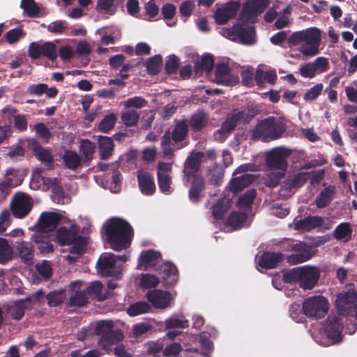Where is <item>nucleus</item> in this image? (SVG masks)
<instances>
[{"label":"nucleus","mask_w":357,"mask_h":357,"mask_svg":"<svg viewBox=\"0 0 357 357\" xmlns=\"http://www.w3.org/2000/svg\"><path fill=\"white\" fill-rule=\"evenodd\" d=\"M321 41V30L317 27H310L292 33L287 38L290 47L298 46L303 56L310 58L320 52Z\"/></svg>","instance_id":"f257e3e1"},{"label":"nucleus","mask_w":357,"mask_h":357,"mask_svg":"<svg viewBox=\"0 0 357 357\" xmlns=\"http://www.w3.org/2000/svg\"><path fill=\"white\" fill-rule=\"evenodd\" d=\"M104 236L113 250L120 251L130 245L132 230L125 220L113 218L104 225Z\"/></svg>","instance_id":"f03ea898"},{"label":"nucleus","mask_w":357,"mask_h":357,"mask_svg":"<svg viewBox=\"0 0 357 357\" xmlns=\"http://www.w3.org/2000/svg\"><path fill=\"white\" fill-rule=\"evenodd\" d=\"M289 155L288 151L282 147H276L266 152V162L270 173L266 185L271 187L276 186L284 175L287 168L286 158Z\"/></svg>","instance_id":"7ed1b4c3"},{"label":"nucleus","mask_w":357,"mask_h":357,"mask_svg":"<svg viewBox=\"0 0 357 357\" xmlns=\"http://www.w3.org/2000/svg\"><path fill=\"white\" fill-rule=\"evenodd\" d=\"M320 269L315 266H303L294 268L283 274V281L286 283H298L303 289H311L320 278Z\"/></svg>","instance_id":"20e7f679"},{"label":"nucleus","mask_w":357,"mask_h":357,"mask_svg":"<svg viewBox=\"0 0 357 357\" xmlns=\"http://www.w3.org/2000/svg\"><path fill=\"white\" fill-rule=\"evenodd\" d=\"M78 227L74 224L70 228L60 227L56 231V240L61 245L73 244L70 253L79 255L86 250L87 239L78 235Z\"/></svg>","instance_id":"39448f33"},{"label":"nucleus","mask_w":357,"mask_h":357,"mask_svg":"<svg viewBox=\"0 0 357 357\" xmlns=\"http://www.w3.org/2000/svg\"><path fill=\"white\" fill-rule=\"evenodd\" d=\"M42 185L43 189H51L53 195L52 200L58 204H66L68 202L69 198L65 196L61 185L60 182L56 178L45 177L43 175L42 171L40 169H34L30 186L33 190H37Z\"/></svg>","instance_id":"423d86ee"},{"label":"nucleus","mask_w":357,"mask_h":357,"mask_svg":"<svg viewBox=\"0 0 357 357\" xmlns=\"http://www.w3.org/2000/svg\"><path fill=\"white\" fill-rule=\"evenodd\" d=\"M285 128L282 121L274 117H268L258 123L252 130V138L268 142L279 138Z\"/></svg>","instance_id":"0eeeda50"},{"label":"nucleus","mask_w":357,"mask_h":357,"mask_svg":"<svg viewBox=\"0 0 357 357\" xmlns=\"http://www.w3.org/2000/svg\"><path fill=\"white\" fill-rule=\"evenodd\" d=\"M128 258L126 255L116 256L112 253L102 254L97 264L98 271L102 275L118 277L123 263Z\"/></svg>","instance_id":"6e6552de"},{"label":"nucleus","mask_w":357,"mask_h":357,"mask_svg":"<svg viewBox=\"0 0 357 357\" xmlns=\"http://www.w3.org/2000/svg\"><path fill=\"white\" fill-rule=\"evenodd\" d=\"M252 116L245 111H235L229 114L221 128L214 133V138L219 142L224 141L238 123L249 122Z\"/></svg>","instance_id":"1a4fd4ad"},{"label":"nucleus","mask_w":357,"mask_h":357,"mask_svg":"<svg viewBox=\"0 0 357 357\" xmlns=\"http://www.w3.org/2000/svg\"><path fill=\"white\" fill-rule=\"evenodd\" d=\"M328 303L321 296H311L303 303V311L305 316L319 319L324 317L328 310Z\"/></svg>","instance_id":"9d476101"},{"label":"nucleus","mask_w":357,"mask_h":357,"mask_svg":"<svg viewBox=\"0 0 357 357\" xmlns=\"http://www.w3.org/2000/svg\"><path fill=\"white\" fill-rule=\"evenodd\" d=\"M222 35L233 41L241 42L246 45H251L255 43L256 36L253 26L241 27L235 25L230 29H223Z\"/></svg>","instance_id":"9b49d317"},{"label":"nucleus","mask_w":357,"mask_h":357,"mask_svg":"<svg viewBox=\"0 0 357 357\" xmlns=\"http://www.w3.org/2000/svg\"><path fill=\"white\" fill-rule=\"evenodd\" d=\"M342 323L339 318H329L321 331L324 338L326 340L324 342H320L325 347L339 343L342 341Z\"/></svg>","instance_id":"f8f14e48"},{"label":"nucleus","mask_w":357,"mask_h":357,"mask_svg":"<svg viewBox=\"0 0 357 357\" xmlns=\"http://www.w3.org/2000/svg\"><path fill=\"white\" fill-rule=\"evenodd\" d=\"M61 216L59 213L53 211L43 212L40 214L36 223L29 229L34 231L50 234L54 229Z\"/></svg>","instance_id":"ddd939ff"},{"label":"nucleus","mask_w":357,"mask_h":357,"mask_svg":"<svg viewBox=\"0 0 357 357\" xmlns=\"http://www.w3.org/2000/svg\"><path fill=\"white\" fill-rule=\"evenodd\" d=\"M252 170H255V168H254V165L251 164H245L238 167L234 174L236 175L243 172H244V174L240 176L234 178L230 181L229 185V190L233 192H237L251 183L255 180V177L252 174L246 172Z\"/></svg>","instance_id":"4468645a"},{"label":"nucleus","mask_w":357,"mask_h":357,"mask_svg":"<svg viewBox=\"0 0 357 357\" xmlns=\"http://www.w3.org/2000/svg\"><path fill=\"white\" fill-rule=\"evenodd\" d=\"M29 55L33 59L43 56L50 60H54L58 56V52L56 46L52 42H45L42 44L33 42L30 43L29 47Z\"/></svg>","instance_id":"2eb2a0df"},{"label":"nucleus","mask_w":357,"mask_h":357,"mask_svg":"<svg viewBox=\"0 0 357 357\" xmlns=\"http://www.w3.org/2000/svg\"><path fill=\"white\" fill-rule=\"evenodd\" d=\"M32 208L31 198L23 192L16 193L13 197L11 210L17 218H23L28 215Z\"/></svg>","instance_id":"dca6fc26"},{"label":"nucleus","mask_w":357,"mask_h":357,"mask_svg":"<svg viewBox=\"0 0 357 357\" xmlns=\"http://www.w3.org/2000/svg\"><path fill=\"white\" fill-rule=\"evenodd\" d=\"M172 162H158L157 177L160 191L166 195L173 192L172 187Z\"/></svg>","instance_id":"f3484780"},{"label":"nucleus","mask_w":357,"mask_h":357,"mask_svg":"<svg viewBox=\"0 0 357 357\" xmlns=\"http://www.w3.org/2000/svg\"><path fill=\"white\" fill-rule=\"evenodd\" d=\"M268 5V0H247L243 6L241 18L254 22Z\"/></svg>","instance_id":"a211bd4d"},{"label":"nucleus","mask_w":357,"mask_h":357,"mask_svg":"<svg viewBox=\"0 0 357 357\" xmlns=\"http://www.w3.org/2000/svg\"><path fill=\"white\" fill-rule=\"evenodd\" d=\"M215 81L218 84L228 86L234 85L238 82V75L231 70L228 60L217 64Z\"/></svg>","instance_id":"6ab92c4d"},{"label":"nucleus","mask_w":357,"mask_h":357,"mask_svg":"<svg viewBox=\"0 0 357 357\" xmlns=\"http://www.w3.org/2000/svg\"><path fill=\"white\" fill-rule=\"evenodd\" d=\"M291 249L294 253L287 257L288 263L291 265L303 263L313 256L311 248L302 242L295 243Z\"/></svg>","instance_id":"aec40b11"},{"label":"nucleus","mask_w":357,"mask_h":357,"mask_svg":"<svg viewBox=\"0 0 357 357\" xmlns=\"http://www.w3.org/2000/svg\"><path fill=\"white\" fill-rule=\"evenodd\" d=\"M148 301L156 309H165L170 305L174 295L162 290H151L146 294Z\"/></svg>","instance_id":"412c9836"},{"label":"nucleus","mask_w":357,"mask_h":357,"mask_svg":"<svg viewBox=\"0 0 357 357\" xmlns=\"http://www.w3.org/2000/svg\"><path fill=\"white\" fill-rule=\"evenodd\" d=\"M166 329L169 330L167 337L173 340L181 334L176 329H184L188 327V321L182 315H172L165 320Z\"/></svg>","instance_id":"4be33fe9"},{"label":"nucleus","mask_w":357,"mask_h":357,"mask_svg":"<svg viewBox=\"0 0 357 357\" xmlns=\"http://www.w3.org/2000/svg\"><path fill=\"white\" fill-rule=\"evenodd\" d=\"M240 4L238 2H229L223 7L219 8L214 13L215 22L218 24H225L231 18L234 17Z\"/></svg>","instance_id":"5701e85b"},{"label":"nucleus","mask_w":357,"mask_h":357,"mask_svg":"<svg viewBox=\"0 0 357 357\" xmlns=\"http://www.w3.org/2000/svg\"><path fill=\"white\" fill-rule=\"evenodd\" d=\"M137 177L141 192L146 196L153 195L155 191V185L151 174L140 169L137 172Z\"/></svg>","instance_id":"b1692460"},{"label":"nucleus","mask_w":357,"mask_h":357,"mask_svg":"<svg viewBox=\"0 0 357 357\" xmlns=\"http://www.w3.org/2000/svg\"><path fill=\"white\" fill-rule=\"evenodd\" d=\"M202 157L203 153H192L187 158L183 169L185 182L189 181L191 177L194 179L195 176H199L198 174H195V173L199 169V163Z\"/></svg>","instance_id":"393cba45"},{"label":"nucleus","mask_w":357,"mask_h":357,"mask_svg":"<svg viewBox=\"0 0 357 357\" xmlns=\"http://www.w3.org/2000/svg\"><path fill=\"white\" fill-rule=\"evenodd\" d=\"M357 300V292L353 289H349L344 293L338 294L336 298V306L338 310L343 313L349 310L354 305Z\"/></svg>","instance_id":"a878e982"},{"label":"nucleus","mask_w":357,"mask_h":357,"mask_svg":"<svg viewBox=\"0 0 357 357\" xmlns=\"http://www.w3.org/2000/svg\"><path fill=\"white\" fill-rule=\"evenodd\" d=\"M50 234L35 231L31 236V241L37 246L38 250L42 254H47L53 252V245L50 241Z\"/></svg>","instance_id":"bb28decb"},{"label":"nucleus","mask_w":357,"mask_h":357,"mask_svg":"<svg viewBox=\"0 0 357 357\" xmlns=\"http://www.w3.org/2000/svg\"><path fill=\"white\" fill-rule=\"evenodd\" d=\"M160 272L165 285H174L178 280V271L176 267L169 262L164 263L160 266Z\"/></svg>","instance_id":"cd10ccee"},{"label":"nucleus","mask_w":357,"mask_h":357,"mask_svg":"<svg viewBox=\"0 0 357 357\" xmlns=\"http://www.w3.org/2000/svg\"><path fill=\"white\" fill-rule=\"evenodd\" d=\"M282 255L280 253L266 252L264 253L258 259L257 269L259 267L262 268H273L282 260Z\"/></svg>","instance_id":"c85d7f7f"},{"label":"nucleus","mask_w":357,"mask_h":357,"mask_svg":"<svg viewBox=\"0 0 357 357\" xmlns=\"http://www.w3.org/2000/svg\"><path fill=\"white\" fill-rule=\"evenodd\" d=\"M98 144L100 158L102 160L109 159L112 156L114 148L112 139L107 136H99Z\"/></svg>","instance_id":"c756f323"},{"label":"nucleus","mask_w":357,"mask_h":357,"mask_svg":"<svg viewBox=\"0 0 357 357\" xmlns=\"http://www.w3.org/2000/svg\"><path fill=\"white\" fill-rule=\"evenodd\" d=\"M324 223V219L319 216H309L303 220L294 222V228L296 230L309 231Z\"/></svg>","instance_id":"7c9ffc66"},{"label":"nucleus","mask_w":357,"mask_h":357,"mask_svg":"<svg viewBox=\"0 0 357 357\" xmlns=\"http://www.w3.org/2000/svg\"><path fill=\"white\" fill-rule=\"evenodd\" d=\"M277 78V73L274 69L264 70L258 68L255 73V82L259 86L266 83L274 84Z\"/></svg>","instance_id":"2f4dec72"},{"label":"nucleus","mask_w":357,"mask_h":357,"mask_svg":"<svg viewBox=\"0 0 357 357\" xmlns=\"http://www.w3.org/2000/svg\"><path fill=\"white\" fill-rule=\"evenodd\" d=\"M160 259V254L154 250H146L142 252L139 259V266L147 268L155 266Z\"/></svg>","instance_id":"473e14b6"},{"label":"nucleus","mask_w":357,"mask_h":357,"mask_svg":"<svg viewBox=\"0 0 357 357\" xmlns=\"http://www.w3.org/2000/svg\"><path fill=\"white\" fill-rule=\"evenodd\" d=\"M22 181V175L20 171L13 168H9L6 172V181L0 184V188L4 190L7 187L17 186Z\"/></svg>","instance_id":"72a5a7b5"},{"label":"nucleus","mask_w":357,"mask_h":357,"mask_svg":"<svg viewBox=\"0 0 357 357\" xmlns=\"http://www.w3.org/2000/svg\"><path fill=\"white\" fill-rule=\"evenodd\" d=\"M29 300L16 301L8 306L7 312L14 319H20L24 316L25 309L28 307Z\"/></svg>","instance_id":"f704fd0d"},{"label":"nucleus","mask_w":357,"mask_h":357,"mask_svg":"<svg viewBox=\"0 0 357 357\" xmlns=\"http://www.w3.org/2000/svg\"><path fill=\"white\" fill-rule=\"evenodd\" d=\"M204 189V179L201 176H195L192 180V186L189 190V199L192 202H197L202 197Z\"/></svg>","instance_id":"c9c22d12"},{"label":"nucleus","mask_w":357,"mask_h":357,"mask_svg":"<svg viewBox=\"0 0 357 357\" xmlns=\"http://www.w3.org/2000/svg\"><path fill=\"white\" fill-rule=\"evenodd\" d=\"M123 339V335L119 330H112L105 337L100 339V345L109 354V346L114 345Z\"/></svg>","instance_id":"e433bc0d"},{"label":"nucleus","mask_w":357,"mask_h":357,"mask_svg":"<svg viewBox=\"0 0 357 357\" xmlns=\"http://www.w3.org/2000/svg\"><path fill=\"white\" fill-rule=\"evenodd\" d=\"M19 257L26 264L31 265L33 264L34 250L31 245L28 242H22L17 246Z\"/></svg>","instance_id":"4c0bfd02"},{"label":"nucleus","mask_w":357,"mask_h":357,"mask_svg":"<svg viewBox=\"0 0 357 357\" xmlns=\"http://www.w3.org/2000/svg\"><path fill=\"white\" fill-rule=\"evenodd\" d=\"M82 282L80 281H74L69 284V288L72 291H75V295L72 296L70 298V303L72 305L82 306L87 301V297L85 293L79 291H77V289H79Z\"/></svg>","instance_id":"58836bf2"},{"label":"nucleus","mask_w":357,"mask_h":357,"mask_svg":"<svg viewBox=\"0 0 357 357\" xmlns=\"http://www.w3.org/2000/svg\"><path fill=\"white\" fill-rule=\"evenodd\" d=\"M231 200L229 198H222L217 202L212 208V214L216 220H221L225 212L231 206Z\"/></svg>","instance_id":"ea45409f"},{"label":"nucleus","mask_w":357,"mask_h":357,"mask_svg":"<svg viewBox=\"0 0 357 357\" xmlns=\"http://www.w3.org/2000/svg\"><path fill=\"white\" fill-rule=\"evenodd\" d=\"M247 214L245 211L233 212L227 220V226L231 227L233 229H236L243 227L245 225Z\"/></svg>","instance_id":"a19ab883"},{"label":"nucleus","mask_w":357,"mask_h":357,"mask_svg":"<svg viewBox=\"0 0 357 357\" xmlns=\"http://www.w3.org/2000/svg\"><path fill=\"white\" fill-rule=\"evenodd\" d=\"M334 193L335 188L333 186L325 188L316 198L317 206L318 208H323L327 206L333 199Z\"/></svg>","instance_id":"79ce46f5"},{"label":"nucleus","mask_w":357,"mask_h":357,"mask_svg":"<svg viewBox=\"0 0 357 357\" xmlns=\"http://www.w3.org/2000/svg\"><path fill=\"white\" fill-rule=\"evenodd\" d=\"M34 153L36 158L48 168L52 166L53 158L50 149L38 146L34 149Z\"/></svg>","instance_id":"37998d69"},{"label":"nucleus","mask_w":357,"mask_h":357,"mask_svg":"<svg viewBox=\"0 0 357 357\" xmlns=\"http://www.w3.org/2000/svg\"><path fill=\"white\" fill-rule=\"evenodd\" d=\"M151 310L150 305L145 302H137L130 305L127 308V313L131 317L138 316L146 312H149Z\"/></svg>","instance_id":"c03bdc74"},{"label":"nucleus","mask_w":357,"mask_h":357,"mask_svg":"<svg viewBox=\"0 0 357 357\" xmlns=\"http://www.w3.org/2000/svg\"><path fill=\"white\" fill-rule=\"evenodd\" d=\"M13 255L11 245L6 238H0V263L5 264L10 260Z\"/></svg>","instance_id":"a18cd8bd"},{"label":"nucleus","mask_w":357,"mask_h":357,"mask_svg":"<svg viewBox=\"0 0 357 357\" xmlns=\"http://www.w3.org/2000/svg\"><path fill=\"white\" fill-rule=\"evenodd\" d=\"M63 159L66 165L71 169H77L81 163L80 156L74 151H66Z\"/></svg>","instance_id":"49530a36"},{"label":"nucleus","mask_w":357,"mask_h":357,"mask_svg":"<svg viewBox=\"0 0 357 357\" xmlns=\"http://www.w3.org/2000/svg\"><path fill=\"white\" fill-rule=\"evenodd\" d=\"M208 123V116L204 112H197L191 117L190 123L192 128L195 130H199L203 128Z\"/></svg>","instance_id":"de8ad7c7"},{"label":"nucleus","mask_w":357,"mask_h":357,"mask_svg":"<svg viewBox=\"0 0 357 357\" xmlns=\"http://www.w3.org/2000/svg\"><path fill=\"white\" fill-rule=\"evenodd\" d=\"M95 150V144L88 139H83L80 142L79 151L86 162L92 160Z\"/></svg>","instance_id":"09e8293b"},{"label":"nucleus","mask_w":357,"mask_h":357,"mask_svg":"<svg viewBox=\"0 0 357 357\" xmlns=\"http://www.w3.org/2000/svg\"><path fill=\"white\" fill-rule=\"evenodd\" d=\"M351 233L352 229L350 225L347 222L340 224L335 230L336 238L344 242L348 241L351 238Z\"/></svg>","instance_id":"8fccbe9b"},{"label":"nucleus","mask_w":357,"mask_h":357,"mask_svg":"<svg viewBox=\"0 0 357 357\" xmlns=\"http://www.w3.org/2000/svg\"><path fill=\"white\" fill-rule=\"evenodd\" d=\"M121 119L126 126H135L139 119V113L137 110L128 109L121 112Z\"/></svg>","instance_id":"3c124183"},{"label":"nucleus","mask_w":357,"mask_h":357,"mask_svg":"<svg viewBox=\"0 0 357 357\" xmlns=\"http://www.w3.org/2000/svg\"><path fill=\"white\" fill-rule=\"evenodd\" d=\"M116 119V116L114 113L106 115L98 124V130L105 133L109 132L114 127Z\"/></svg>","instance_id":"603ef678"},{"label":"nucleus","mask_w":357,"mask_h":357,"mask_svg":"<svg viewBox=\"0 0 357 357\" xmlns=\"http://www.w3.org/2000/svg\"><path fill=\"white\" fill-rule=\"evenodd\" d=\"M256 196L255 190H249L241 195L237 202V205L241 209L248 210L251 206L254 198Z\"/></svg>","instance_id":"864d4df0"},{"label":"nucleus","mask_w":357,"mask_h":357,"mask_svg":"<svg viewBox=\"0 0 357 357\" xmlns=\"http://www.w3.org/2000/svg\"><path fill=\"white\" fill-rule=\"evenodd\" d=\"M188 133V125L185 121H179L172 132V138L175 142L183 141Z\"/></svg>","instance_id":"5fc2aeb1"},{"label":"nucleus","mask_w":357,"mask_h":357,"mask_svg":"<svg viewBox=\"0 0 357 357\" xmlns=\"http://www.w3.org/2000/svg\"><path fill=\"white\" fill-rule=\"evenodd\" d=\"M103 286L100 282L95 281L93 282L91 285L87 288V291L89 294L92 295L99 301L106 299L108 296V294H102Z\"/></svg>","instance_id":"6e6d98bb"},{"label":"nucleus","mask_w":357,"mask_h":357,"mask_svg":"<svg viewBox=\"0 0 357 357\" xmlns=\"http://www.w3.org/2000/svg\"><path fill=\"white\" fill-rule=\"evenodd\" d=\"M147 101L139 96H135L130 98L127 99L126 100L121 102V105L124 106L125 108H136L141 109L147 105Z\"/></svg>","instance_id":"4d7b16f0"},{"label":"nucleus","mask_w":357,"mask_h":357,"mask_svg":"<svg viewBox=\"0 0 357 357\" xmlns=\"http://www.w3.org/2000/svg\"><path fill=\"white\" fill-rule=\"evenodd\" d=\"M65 298V291L62 289L50 292L47 296V303L51 306H56L61 304Z\"/></svg>","instance_id":"13d9d810"},{"label":"nucleus","mask_w":357,"mask_h":357,"mask_svg":"<svg viewBox=\"0 0 357 357\" xmlns=\"http://www.w3.org/2000/svg\"><path fill=\"white\" fill-rule=\"evenodd\" d=\"M147 71L151 75L157 74L162 68V58L160 55L151 58L146 64Z\"/></svg>","instance_id":"bf43d9fd"},{"label":"nucleus","mask_w":357,"mask_h":357,"mask_svg":"<svg viewBox=\"0 0 357 357\" xmlns=\"http://www.w3.org/2000/svg\"><path fill=\"white\" fill-rule=\"evenodd\" d=\"M113 322L109 320L100 321L96 325V333L103 338L112 331Z\"/></svg>","instance_id":"052dcab7"},{"label":"nucleus","mask_w":357,"mask_h":357,"mask_svg":"<svg viewBox=\"0 0 357 357\" xmlns=\"http://www.w3.org/2000/svg\"><path fill=\"white\" fill-rule=\"evenodd\" d=\"M317 74H321L326 72L330 68L328 59L324 56L317 57L312 61Z\"/></svg>","instance_id":"680f3d73"},{"label":"nucleus","mask_w":357,"mask_h":357,"mask_svg":"<svg viewBox=\"0 0 357 357\" xmlns=\"http://www.w3.org/2000/svg\"><path fill=\"white\" fill-rule=\"evenodd\" d=\"M163 347L164 341L162 339L147 342L145 345L147 353L154 356L162 350Z\"/></svg>","instance_id":"e2e57ef3"},{"label":"nucleus","mask_w":357,"mask_h":357,"mask_svg":"<svg viewBox=\"0 0 357 357\" xmlns=\"http://www.w3.org/2000/svg\"><path fill=\"white\" fill-rule=\"evenodd\" d=\"M213 64V57L209 54L203 55L201 60L197 63L199 68L206 72L211 70Z\"/></svg>","instance_id":"0e129e2a"},{"label":"nucleus","mask_w":357,"mask_h":357,"mask_svg":"<svg viewBox=\"0 0 357 357\" xmlns=\"http://www.w3.org/2000/svg\"><path fill=\"white\" fill-rule=\"evenodd\" d=\"M324 86L322 84H317L309 89L304 95V99L306 101H312L315 100L321 93Z\"/></svg>","instance_id":"69168bd1"},{"label":"nucleus","mask_w":357,"mask_h":357,"mask_svg":"<svg viewBox=\"0 0 357 357\" xmlns=\"http://www.w3.org/2000/svg\"><path fill=\"white\" fill-rule=\"evenodd\" d=\"M47 29L51 33L61 34L67 29V24L64 21L57 20L49 24Z\"/></svg>","instance_id":"338daca9"},{"label":"nucleus","mask_w":357,"mask_h":357,"mask_svg":"<svg viewBox=\"0 0 357 357\" xmlns=\"http://www.w3.org/2000/svg\"><path fill=\"white\" fill-rule=\"evenodd\" d=\"M299 72L301 75L305 78H312L317 75L312 62L302 64L299 68Z\"/></svg>","instance_id":"774afa93"}]
</instances>
